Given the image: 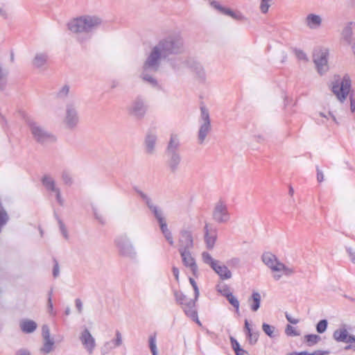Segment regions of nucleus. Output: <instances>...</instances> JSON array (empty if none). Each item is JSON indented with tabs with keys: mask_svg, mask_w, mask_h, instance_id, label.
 <instances>
[{
	"mask_svg": "<svg viewBox=\"0 0 355 355\" xmlns=\"http://www.w3.org/2000/svg\"><path fill=\"white\" fill-rule=\"evenodd\" d=\"M194 241L193 232L189 229H182L179 232L178 250H191L193 248Z\"/></svg>",
	"mask_w": 355,
	"mask_h": 355,
	"instance_id": "15",
	"label": "nucleus"
},
{
	"mask_svg": "<svg viewBox=\"0 0 355 355\" xmlns=\"http://www.w3.org/2000/svg\"><path fill=\"white\" fill-rule=\"evenodd\" d=\"M28 125L34 139L37 142L45 144L55 141V136L45 130L38 123L30 121L28 122Z\"/></svg>",
	"mask_w": 355,
	"mask_h": 355,
	"instance_id": "10",
	"label": "nucleus"
},
{
	"mask_svg": "<svg viewBox=\"0 0 355 355\" xmlns=\"http://www.w3.org/2000/svg\"><path fill=\"white\" fill-rule=\"evenodd\" d=\"M345 343H355V336L348 334L347 339L346 340V341Z\"/></svg>",
	"mask_w": 355,
	"mask_h": 355,
	"instance_id": "62",
	"label": "nucleus"
},
{
	"mask_svg": "<svg viewBox=\"0 0 355 355\" xmlns=\"http://www.w3.org/2000/svg\"><path fill=\"white\" fill-rule=\"evenodd\" d=\"M275 329V327L271 326L267 323H263L262 324V329L263 332L270 338L275 337V334H274Z\"/></svg>",
	"mask_w": 355,
	"mask_h": 355,
	"instance_id": "38",
	"label": "nucleus"
},
{
	"mask_svg": "<svg viewBox=\"0 0 355 355\" xmlns=\"http://www.w3.org/2000/svg\"><path fill=\"white\" fill-rule=\"evenodd\" d=\"M347 252L350 257L351 261L355 264V252L350 248H347Z\"/></svg>",
	"mask_w": 355,
	"mask_h": 355,
	"instance_id": "58",
	"label": "nucleus"
},
{
	"mask_svg": "<svg viewBox=\"0 0 355 355\" xmlns=\"http://www.w3.org/2000/svg\"><path fill=\"white\" fill-rule=\"evenodd\" d=\"M279 267L274 268L275 271H284L286 275H291L294 273V270L292 268H288L285 264L281 262L278 264Z\"/></svg>",
	"mask_w": 355,
	"mask_h": 355,
	"instance_id": "39",
	"label": "nucleus"
},
{
	"mask_svg": "<svg viewBox=\"0 0 355 355\" xmlns=\"http://www.w3.org/2000/svg\"><path fill=\"white\" fill-rule=\"evenodd\" d=\"M350 110L352 112L355 111V101L353 99L352 96H350Z\"/></svg>",
	"mask_w": 355,
	"mask_h": 355,
	"instance_id": "64",
	"label": "nucleus"
},
{
	"mask_svg": "<svg viewBox=\"0 0 355 355\" xmlns=\"http://www.w3.org/2000/svg\"><path fill=\"white\" fill-rule=\"evenodd\" d=\"M216 290L218 293H220L223 296L225 297H228L229 295L232 294L230 291V287L226 284H218L216 286Z\"/></svg>",
	"mask_w": 355,
	"mask_h": 355,
	"instance_id": "37",
	"label": "nucleus"
},
{
	"mask_svg": "<svg viewBox=\"0 0 355 355\" xmlns=\"http://www.w3.org/2000/svg\"><path fill=\"white\" fill-rule=\"evenodd\" d=\"M216 273L218 274V275L220 277V278L223 280L224 279H228L232 277V272L228 269V268L222 264L219 265L218 263L216 264V266L212 268Z\"/></svg>",
	"mask_w": 355,
	"mask_h": 355,
	"instance_id": "27",
	"label": "nucleus"
},
{
	"mask_svg": "<svg viewBox=\"0 0 355 355\" xmlns=\"http://www.w3.org/2000/svg\"><path fill=\"white\" fill-rule=\"evenodd\" d=\"M103 19L96 15H82L71 19L67 24L70 32L76 35L78 42L83 44L91 38L92 33L103 24Z\"/></svg>",
	"mask_w": 355,
	"mask_h": 355,
	"instance_id": "1",
	"label": "nucleus"
},
{
	"mask_svg": "<svg viewBox=\"0 0 355 355\" xmlns=\"http://www.w3.org/2000/svg\"><path fill=\"white\" fill-rule=\"evenodd\" d=\"M47 312L51 316H55L56 314V312L53 309L52 300L50 299V297L48 298L47 301Z\"/></svg>",
	"mask_w": 355,
	"mask_h": 355,
	"instance_id": "48",
	"label": "nucleus"
},
{
	"mask_svg": "<svg viewBox=\"0 0 355 355\" xmlns=\"http://www.w3.org/2000/svg\"><path fill=\"white\" fill-rule=\"evenodd\" d=\"M261 295L257 291H253L251 297L248 299V303L250 304V309L256 312L260 307L261 304Z\"/></svg>",
	"mask_w": 355,
	"mask_h": 355,
	"instance_id": "31",
	"label": "nucleus"
},
{
	"mask_svg": "<svg viewBox=\"0 0 355 355\" xmlns=\"http://www.w3.org/2000/svg\"><path fill=\"white\" fill-rule=\"evenodd\" d=\"M184 51V42L180 33H173L160 40L157 45V70L162 58Z\"/></svg>",
	"mask_w": 355,
	"mask_h": 355,
	"instance_id": "2",
	"label": "nucleus"
},
{
	"mask_svg": "<svg viewBox=\"0 0 355 355\" xmlns=\"http://www.w3.org/2000/svg\"><path fill=\"white\" fill-rule=\"evenodd\" d=\"M232 13L230 17L236 20H243L245 19L244 16L240 12H234L232 10Z\"/></svg>",
	"mask_w": 355,
	"mask_h": 355,
	"instance_id": "51",
	"label": "nucleus"
},
{
	"mask_svg": "<svg viewBox=\"0 0 355 355\" xmlns=\"http://www.w3.org/2000/svg\"><path fill=\"white\" fill-rule=\"evenodd\" d=\"M42 181L46 189L54 193L58 202L62 205L64 200L61 197L60 189L56 186L55 180L51 175H46L43 177Z\"/></svg>",
	"mask_w": 355,
	"mask_h": 355,
	"instance_id": "19",
	"label": "nucleus"
},
{
	"mask_svg": "<svg viewBox=\"0 0 355 355\" xmlns=\"http://www.w3.org/2000/svg\"><path fill=\"white\" fill-rule=\"evenodd\" d=\"M329 51L326 49L315 51L313 55V60L315 64L317 71L320 75L325 73L328 69Z\"/></svg>",
	"mask_w": 355,
	"mask_h": 355,
	"instance_id": "14",
	"label": "nucleus"
},
{
	"mask_svg": "<svg viewBox=\"0 0 355 355\" xmlns=\"http://www.w3.org/2000/svg\"><path fill=\"white\" fill-rule=\"evenodd\" d=\"M78 107V102L77 100L71 99L67 102L62 118V123L66 128L73 130L79 123Z\"/></svg>",
	"mask_w": 355,
	"mask_h": 355,
	"instance_id": "4",
	"label": "nucleus"
},
{
	"mask_svg": "<svg viewBox=\"0 0 355 355\" xmlns=\"http://www.w3.org/2000/svg\"><path fill=\"white\" fill-rule=\"evenodd\" d=\"M48 55L44 52L37 53L32 61L33 65L37 69H46L48 62Z\"/></svg>",
	"mask_w": 355,
	"mask_h": 355,
	"instance_id": "25",
	"label": "nucleus"
},
{
	"mask_svg": "<svg viewBox=\"0 0 355 355\" xmlns=\"http://www.w3.org/2000/svg\"><path fill=\"white\" fill-rule=\"evenodd\" d=\"M8 72L0 64V84L6 82Z\"/></svg>",
	"mask_w": 355,
	"mask_h": 355,
	"instance_id": "49",
	"label": "nucleus"
},
{
	"mask_svg": "<svg viewBox=\"0 0 355 355\" xmlns=\"http://www.w3.org/2000/svg\"><path fill=\"white\" fill-rule=\"evenodd\" d=\"M15 355H31V354L28 349L21 348L16 352Z\"/></svg>",
	"mask_w": 355,
	"mask_h": 355,
	"instance_id": "54",
	"label": "nucleus"
},
{
	"mask_svg": "<svg viewBox=\"0 0 355 355\" xmlns=\"http://www.w3.org/2000/svg\"><path fill=\"white\" fill-rule=\"evenodd\" d=\"M149 107L148 101L139 96L135 98L127 107L128 114L137 120L143 119Z\"/></svg>",
	"mask_w": 355,
	"mask_h": 355,
	"instance_id": "8",
	"label": "nucleus"
},
{
	"mask_svg": "<svg viewBox=\"0 0 355 355\" xmlns=\"http://www.w3.org/2000/svg\"><path fill=\"white\" fill-rule=\"evenodd\" d=\"M230 342H231L232 347L234 352H236V350H239V349L241 348L240 346V344L234 338L230 337Z\"/></svg>",
	"mask_w": 355,
	"mask_h": 355,
	"instance_id": "50",
	"label": "nucleus"
},
{
	"mask_svg": "<svg viewBox=\"0 0 355 355\" xmlns=\"http://www.w3.org/2000/svg\"><path fill=\"white\" fill-rule=\"evenodd\" d=\"M173 67V69L179 71L184 67H188L196 73V77L201 82H205L206 79V74L202 66L193 59H189L186 61H182L180 59L174 60L166 61Z\"/></svg>",
	"mask_w": 355,
	"mask_h": 355,
	"instance_id": "6",
	"label": "nucleus"
},
{
	"mask_svg": "<svg viewBox=\"0 0 355 355\" xmlns=\"http://www.w3.org/2000/svg\"><path fill=\"white\" fill-rule=\"evenodd\" d=\"M123 344V337L119 330L115 331L114 338L109 341L105 342L101 347L102 355H105L114 349L120 347Z\"/></svg>",
	"mask_w": 355,
	"mask_h": 355,
	"instance_id": "20",
	"label": "nucleus"
},
{
	"mask_svg": "<svg viewBox=\"0 0 355 355\" xmlns=\"http://www.w3.org/2000/svg\"><path fill=\"white\" fill-rule=\"evenodd\" d=\"M79 340L87 352L92 354L96 345V340L87 328L80 333Z\"/></svg>",
	"mask_w": 355,
	"mask_h": 355,
	"instance_id": "17",
	"label": "nucleus"
},
{
	"mask_svg": "<svg viewBox=\"0 0 355 355\" xmlns=\"http://www.w3.org/2000/svg\"><path fill=\"white\" fill-rule=\"evenodd\" d=\"M205 242L207 248L211 250L214 248L215 242L216 241L217 235L215 229H209V225L205 224Z\"/></svg>",
	"mask_w": 355,
	"mask_h": 355,
	"instance_id": "21",
	"label": "nucleus"
},
{
	"mask_svg": "<svg viewBox=\"0 0 355 355\" xmlns=\"http://www.w3.org/2000/svg\"><path fill=\"white\" fill-rule=\"evenodd\" d=\"M189 282H190L191 285L192 286L193 291H194L195 300H197L199 297V295H200L198 286L196 281L194 280V279H193L192 277H189Z\"/></svg>",
	"mask_w": 355,
	"mask_h": 355,
	"instance_id": "46",
	"label": "nucleus"
},
{
	"mask_svg": "<svg viewBox=\"0 0 355 355\" xmlns=\"http://www.w3.org/2000/svg\"><path fill=\"white\" fill-rule=\"evenodd\" d=\"M352 23L348 24L342 31V37L343 40L347 43L351 44L352 37Z\"/></svg>",
	"mask_w": 355,
	"mask_h": 355,
	"instance_id": "32",
	"label": "nucleus"
},
{
	"mask_svg": "<svg viewBox=\"0 0 355 355\" xmlns=\"http://www.w3.org/2000/svg\"><path fill=\"white\" fill-rule=\"evenodd\" d=\"M59 272H60V270H59L58 263L57 262H55L54 267H53V275L54 277H58L59 275Z\"/></svg>",
	"mask_w": 355,
	"mask_h": 355,
	"instance_id": "61",
	"label": "nucleus"
},
{
	"mask_svg": "<svg viewBox=\"0 0 355 355\" xmlns=\"http://www.w3.org/2000/svg\"><path fill=\"white\" fill-rule=\"evenodd\" d=\"M149 345L152 354L155 355V344L154 343V338L153 336H150L149 338Z\"/></svg>",
	"mask_w": 355,
	"mask_h": 355,
	"instance_id": "53",
	"label": "nucleus"
},
{
	"mask_svg": "<svg viewBox=\"0 0 355 355\" xmlns=\"http://www.w3.org/2000/svg\"><path fill=\"white\" fill-rule=\"evenodd\" d=\"M155 47H154L150 54L148 56L144 62L142 71L141 73V78L143 81L154 85L155 83Z\"/></svg>",
	"mask_w": 355,
	"mask_h": 355,
	"instance_id": "9",
	"label": "nucleus"
},
{
	"mask_svg": "<svg viewBox=\"0 0 355 355\" xmlns=\"http://www.w3.org/2000/svg\"><path fill=\"white\" fill-rule=\"evenodd\" d=\"M227 301L236 309V312L239 313V302L233 294L229 295L228 297H226Z\"/></svg>",
	"mask_w": 355,
	"mask_h": 355,
	"instance_id": "42",
	"label": "nucleus"
},
{
	"mask_svg": "<svg viewBox=\"0 0 355 355\" xmlns=\"http://www.w3.org/2000/svg\"><path fill=\"white\" fill-rule=\"evenodd\" d=\"M165 155L166 167L171 173L175 174L180 169L182 162L180 141L177 134L172 133L168 142Z\"/></svg>",
	"mask_w": 355,
	"mask_h": 355,
	"instance_id": "3",
	"label": "nucleus"
},
{
	"mask_svg": "<svg viewBox=\"0 0 355 355\" xmlns=\"http://www.w3.org/2000/svg\"><path fill=\"white\" fill-rule=\"evenodd\" d=\"M316 171H317V180L318 182H321L324 180V175L322 171L320 169V168L317 166H316Z\"/></svg>",
	"mask_w": 355,
	"mask_h": 355,
	"instance_id": "55",
	"label": "nucleus"
},
{
	"mask_svg": "<svg viewBox=\"0 0 355 355\" xmlns=\"http://www.w3.org/2000/svg\"><path fill=\"white\" fill-rule=\"evenodd\" d=\"M180 254L183 265L189 268L195 277H198V268L195 258L192 256L191 250L178 251Z\"/></svg>",
	"mask_w": 355,
	"mask_h": 355,
	"instance_id": "18",
	"label": "nucleus"
},
{
	"mask_svg": "<svg viewBox=\"0 0 355 355\" xmlns=\"http://www.w3.org/2000/svg\"><path fill=\"white\" fill-rule=\"evenodd\" d=\"M322 17L316 14L310 13L305 18V24L310 29L314 30L319 28L322 25Z\"/></svg>",
	"mask_w": 355,
	"mask_h": 355,
	"instance_id": "23",
	"label": "nucleus"
},
{
	"mask_svg": "<svg viewBox=\"0 0 355 355\" xmlns=\"http://www.w3.org/2000/svg\"><path fill=\"white\" fill-rule=\"evenodd\" d=\"M199 121L200 125L198 134V143L202 144L211 128L209 111L204 106L200 107V118Z\"/></svg>",
	"mask_w": 355,
	"mask_h": 355,
	"instance_id": "11",
	"label": "nucleus"
},
{
	"mask_svg": "<svg viewBox=\"0 0 355 355\" xmlns=\"http://www.w3.org/2000/svg\"><path fill=\"white\" fill-rule=\"evenodd\" d=\"M157 225L169 245H174V239L172 232L168 226L166 217L161 209L157 208Z\"/></svg>",
	"mask_w": 355,
	"mask_h": 355,
	"instance_id": "12",
	"label": "nucleus"
},
{
	"mask_svg": "<svg viewBox=\"0 0 355 355\" xmlns=\"http://www.w3.org/2000/svg\"><path fill=\"white\" fill-rule=\"evenodd\" d=\"M245 331L246 334V336L248 339L249 343L251 345H254L257 343L259 338V332L255 331L252 332L251 328L250 327V324L248 320H245V325H244Z\"/></svg>",
	"mask_w": 355,
	"mask_h": 355,
	"instance_id": "28",
	"label": "nucleus"
},
{
	"mask_svg": "<svg viewBox=\"0 0 355 355\" xmlns=\"http://www.w3.org/2000/svg\"><path fill=\"white\" fill-rule=\"evenodd\" d=\"M76 307L79 313H82L83 310V303L80 299H76Z\"/></svg>",
	"mask_w": 355,
	"mask_h": 355,
	"instance_id": "59",
	"label": "nucleus"
},
{
	"mask_svg": "<svg viewBox=\"0 0 355 355\" xmlns=\"http://www.w3.org/2000/svg\"><path fill=\"white\" fill-rule=\"evenodd\" d=\"M62 180L64 184L71 185L73 183V178L71 175L68 171H63L61 175Z\"/></svg>",
	"mask_w": 355,
	"mask_h": 355,
	"instance_id": "41",
	"label": "nucleus"
},
{
	"mask_svg": "<svg viewBox=\"0 0 355 355\" xmlns=\"http://www.w3.org/2000/svg\"><path fill=\"white\" fill-rule=\"evenodd\" d=\"M114 244L121 257L132 260L137 257L136 250L126 234L118 236L114 240Z\"/></svg>",
	"mask_w": 355,
	"mask_h": 355,
	"instance_id": "7",
	"label": "nucleus"
},
{
	"mask_svg": "<svg viewBox=\"0 0 355 355\" xmlns=\"http://www.w3.org/2000/svg\"><path fill=\"white\" fill-rule=\"evenodd\" d=\"M202 259L203 262L209 265L211 268H214L216 263H219V261L214 259L211 254L207 252H203L202 253Z\"/></svg>",
	"mask_w": 355,
	"mask_h": 355,
	"instance_id": "34",
	"label": "nucleus"
},
{
	"mask_svg": "<svg viewBox=\"0 0 355 355\" xmlns=\"http://www.w3.org/2000/svg\"><path fill=\"white\" fill-rule=\"evenodd\" d=\"M348 331L346 325H342L339 329L335 330L333 334L334 339L337 342L345 343L347 339Z\"/></svg>",
	"mask_w": 355,
	"mask_h": 355,
	"instance_id": "30",
	"label": "nucleus"
},
{
	"mask_svg": "<svg viewBox=\"0 0 355 355\" xmlns=\"http://www.w3.org/2000/svg\"><path fill=\"white\" fill-rule=\"evenodd\" d=\"M42 339L51 338L49 327L46 324L43 325L42 327Z\"/></svg>",
	"mask_w": 355,
	"mask_h": 355,
	"instance_id": "47",
	"label": "nucleus"
},
{
	"mask_svg": "<svg viewBox=\"0 0 355 355\" xmlns=\"http://www.w3.org/2000/svg\"><path fill=\"white\" fill-rule=\"evenodd\" d=\"M351 88V79L345 74L340 83H335L332 86V92L340 102H344L348 96Z\"/></svg>",
	"mask_w": 355,
	"mask_h": 355,
	"instance_id": "13",
	"label": "nucleus"
},
{
	"mask_svg": "<svg viewBox=\"0 0 355 355\" xmlns=\"http://www.w3.org/2000/svg\"><path fill=\"white\" fill-rule=\"evenodd\" d=\"M95 218L102 224L105 223V218L96 211H94Z\"/></svg>",
	"mask_w": 355,
	"mask_h": 355,
	"instance_id": "60",
	"label": "nucleus"
},
{
	"mask_svg": "<svg viewBox=\"0 0 355 355\" xmlns=\"http://www.w3.org/2000/svg\"><path fill=\"white\" fill-rule=\"evenodd\" d=\"M212 218L218 223H226L230 219V214L225 202L220 200L214 207Z\"/></svg>",
	"mask_w": 355,
	"mask_h": 355,
	"instance_id": "16",
	"label": "nucleus"
},
{
	"mask_svg": "<svg viewBox=\"0 0 355 355\" xmlns=\"http://www.w3.org/2000/svg\"><path fill=\"white\" fill-rule=\"evenodd\" d=\"M210 5L214 8H215L216 10H217L220 13L223 14V15H228L230 16V14H232V10L228 8H225V7H223V6H221L218 1H211L210 2Z\"/></svg>",
	"mask_w": 355,
	"mask_h": 355,
	"instance_id": "33",
	"label": "nucleus"
},
{
	"mask_svg": "<svg viewBox=\"0 0 355 355\" xmlns=\"http://www.w3.org/2000/svg\"><path fill=\"white\" fill-rule=\"evenodd\" d=\"M8 16V10L5 7H0V17L6 19Z\"/></svg>",
	"mask_w": 355,
	"mask_h": 355,
	"instance_id": "57",
	"label": "nucleus"
},
{
	"mask_svg": "<svg viewBox=\"0 0 355 355\" xmlns=\"http://www.w3.org/2000/svg\"><path fill=\"white\" fill-rule=\"evenodd\" d=\"M285 333L289 336H300V333L291 325L287 324L285 329Z\"/></svg>",
	"mask_w": 355,
	"mask_h": 355,
	"instance_id": "44",
	"label": "nucleus"
},
{
	"mask_svg": "<svg viewBox=\"0 0 355 355\" xmlns=\"http://www.w3.org/2000/svg\"><path fill=\"white\" fill-rule=\"evenodd\" d=\"M285 316H286V320L291 324H295L299 322L298 319H295V318H292L291 315L290 314H288V313H285Z\"/></svg>",
	"mask_w": 355,
	"mask_h": 355,
	"instance_id": "56",
	"label": "nucleus"
},
{
	"mask_svg": "<svg viewBox=\"0 0 355 355\" xmlns=\"http://www.w3.org/2000/svg\"><path fill=\"white\" fill-rule=\"evenodd\" d=\"M328 322L327 320L323 319L320 320L318 324H316V331L319 334L324 333L327 328Z\"/></svg>",
	"mask_w": 355,
	"mask_h": 355,
	"instance_id": "40",
	"label": "nucleus"
},
{
	"mask_svg": "<svg viewBox=\"0 0 355 355\" xmlns=\"http://www.w3.org/2000/svg\"><path fill=\"white\" fill-rule=\"evenodd\" d=\"M261 259L263 262L272 271H275L274 268H278V264L281 263V262L277 259V257L269 252L263 253L262 254Z\"/></svg>",
	"mask_w": 355,
	"mask_h": 355,
	"instance_id": "24",
	"label": "nucleus"
},
{
	"mask_svg": "<svg viewBox=\"0 0 355 355\" xmlns=\"http://www.w3.org/2000/svg\"><path fill=\"white\" fill-rule=\"evenodd\" d=\"M69 92V86L67 85H63L58 92L57 96L59 98H64L67 96Z\"/></svg>",
	"mask_w": 355,
	"mask_h": 355,
	"instance_id": "45",
	"label": "nucleus"
},
{
	"mask_svg": "<svg viewBox=\"0 0 355 355\" xmlns=\"http://www.w3.org/2000/svg\"><path fill=\"white\" fill-rule=\"evenodd\" d=\"M320 336L317 334H307L304 336V342L309 347L317 344L320 340Z\"/></svg>",
	"mask_w": 355,
	"mask_h": 355,
	"instance_id": "35",
	"label": "nucleus"
},
{
	"mask_svg": "<svg viewBox=\"0 0 355 355\" xmlns=\"http://www.w3.org/2000/svg\"><path fill=\"white\" fill-rule=\"evenodd\" d=\"M272 0H261L260 3V10L263 14L268 12Z\"/></svg>",
	"mask_w": 355,
	"mask_h": 355,
	"instance_id": "43",
	"label": "nucleus"
},
{
	"mask_svg": "<svg viewBox=\"0 0 355 355\" xmlns=\"http://www.w3.org/2000/svg\"><path fill=\"white\" fill-rule=\"evenodd\" d=\"M234 352H235L236 355H248V352L245 351V349H243V348H241Z\"/></svg>",
	"mask_w": 355,
	"mask_h": 355,
	"instance_id": "63",
	"label": "nucleus"
},
{
	"mask_svg": "<svg viewBox=\"0 0 355 355\" xmlns=\"http://www.w3.org/2000/svg\"><path fill=\"white\" fill-rule=\"evenodd\" d=\"M155 146V132L154 129H150L147 132L144 140L145 152L148 154H153L154 153Z\"/></svg>",
	"mask_w": 355,
	"mask_h": 355,
	"instance_id": "22",
	"label": "nucleus"
},
{
	"mask_svg": "<svg viewBox=\"0 0 355 355\" xmlns=\"http://www.w3.org/2000/svg\"><path fill=\"white\" fill-rule=\"evenodd\" d=\"M139 193L141 198L146 202L150 211L155 215V207L153 205V202L148 198V196L146 193L141 191H139Z\"/></svg>",
	"mask_w": 355,
	"mask_h": 355,
	"instance_id": "36",
	"label": "nucleus"
},
{
	"mask_svg": "<svg viewBox=\"0 0 355 355\" xmlns=\"http://www.w3.org/2000/svg\"><path fill=\"white\" fill-rule=\"evenodd\" d=\"M174 296L176 302L181 305L184 313L193 321H196L199 325H201L198 320L197 310L196 309L195 298L193 300L188 299L187 296L180 291H175Z\"/></svg>",
	"mask_w": 355,
	"mask_h": 355,
	"instance_id": "5",
	"label": "nucleus"
},
{
	"mask_svg": "<svg viewBox=\"0 0 355 355\" xmlns=\"http://www.w3.org/2000/svg\"><path fill=\"white\" fill-rule=\"evenodd\" d=\"M55 341L53 338L42 339V346L40 349L42 354L46 355L55 350Z\"/></svg>",
	"mask_w": 355,
	"mask_h": 355,
	"instance_id": "26",
	"label": "nucleus"
},
{
	"mask_svg": "<svg viewBox=\"0 0 355 355\" xmlns=\"http://www.w3.org/2000/svg\"><path fill=\"white\" fill-rule=\"evenodd\" d=\"M19 327L24 333L31 334L36 329L37 324L33 320L25 319L20 321Z\"/></svg>",
	"mask_w": 355,
	"mask_h": 355,
	"instance_id": "29",
	"label": "nucleus"
},
{
	"mask_svg": "<svg viewBox=\"0 0 355 355\" xmlns=\"http://www.w3.org/2000/svg\"><path fill=\"white\" fill-rule=\"evenodd\" d=\"M59 225L62 234L66 239H67L69 238V235L66 227L61 221H59Z\"/></svg>",
	"mask_w": 355,
	"mask_h": 355,
	"instance_id": "52",
	"label": "nucleus"
}]
</instances>
